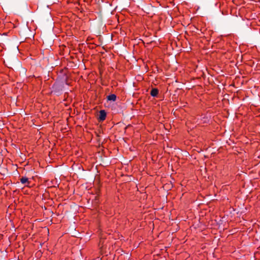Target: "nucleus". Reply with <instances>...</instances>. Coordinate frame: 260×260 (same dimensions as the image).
Returning a JSON list of instances; mask_svg holds the SVG:
<instances>
[{"instance_id": "2", "label": "nucleus", "mask_w": 260, "mask_h": 260, "mask_svg": "<svg viewBox=\"0 0 260 260\" xmlns=\"http://www.w3.org/2000/svg\"><path fill=\"white\" fill-rule=\"evenodd\" d=\"M158 94V90L157 88H153L151 89L150 94L152 96L155 97Z\"/></svg>"}, {"instance_id": "4", "label": "nucleus", "mask_w": 260, "mask_h": 260, "mask_svg": "<svg viewBox=\"0 0 260 260\" xmlns=\"http://www.w3.org/2000/svg\"><path fill=\"white\" fill-rule=\"evenodd\" d=\"M20 182L22 184H25L26 183H29L28 178L26 177H22L20 178Z\"/></svg>"}, {"instance_id": "3", "label": "nucleus", "mask_w": 260, "mask_h": 260, "mask_svg": "<svg viewBox=\"0 0 260 260\" xmlns=\"http://www.w3.org/2000/svg\"><path fill=\"white\" fill-rule=\"evenodd\" d=\"M107 99L109 101H115L116 99V96L114 94H111L107 96Z\"/></svg>"}, {"instance_id": "1", "label": "nucleus", "mask_w": 260, "mask_h": 260, "mask_svg": "<svg viewBox=\"0 0 260 260\" xmlns=\"http://www.w3.org/2000/svg\"><path fill=\"white\" fill-rule=\"evenodd\" d=\"M106 113L104 110H101L100 111L99 119L101 121H103L106 119Z\"/></svg>"}]
</instances>
